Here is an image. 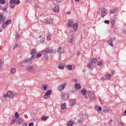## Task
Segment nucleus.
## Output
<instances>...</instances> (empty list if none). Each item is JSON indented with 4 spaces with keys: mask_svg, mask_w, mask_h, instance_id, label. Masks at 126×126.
<instances>
[{
    "mask_svg": "<svg viewBox=\"0 0 126 126\" xmlns=\"http://www.w3.org/2000/svg\"><path fill=\"white\" fill-rule=\"evenodd\" d=\"M86 90L85 89L82 90L81 91V93L82 94H83L84 95H85L86 94Z\"/></svg>",
    "mask_w": 126,
    "mask_h": 126,
    "instance_id": "obj_22",
    "label": "nucleus"
},
{
    "mask_svg": "<svg viewBox=\"0 0 126 126\" xmlns=\"http://www.w3.org/2000/svg\"><path fill=\"white\" fill-rule=\"evenodd\" d=\"M27 70L29 72H34L35 70L34 67L32 65H29L28 66Z\"/></svg>",
    "mask_w": 126,
    "mask_h": 126,
    "instance_id": "obj_5",
    "label": "nucleus"
},
{
    "mask_svg": "<svg viewBox=\"0 0 126 126\" xmlns=\"http://www.w3.org/2000/svg\"><path fill=\"white\" fill-rule=\"evenodd\" d=\"M120 123L122 125L121 126H123L124 125V123H123L122 121H120Z\"/></svg>",
    "mask_w": 126,
    "mask_h": 126,
    "instance_id": "obj_61",
    "label": "nucleus"
},
{
    "mask_svg": "<svg viewBox=\"0 0 126 126\" xmlns=\"http://www.w3.org/2000/svg\"><path fill=\"white\" fill-rule=\"evenodd\" d=\"M68 21L67 24L68 27H71L72 26V24L73 23V19H70Z\"/></svg>",
    "mask_w": 126,
    "mask_h": 126,
    "instance_id": "obj_8",
    "label": "nucleus"
},
{
    "mask_svg": "<svg viewBox=\"0 0 126 126\" xmlns=\"http://www.w3.org/2000/svg\"><path fill=\"white\" fill-rule=\"evenodd\" d=\"M99 101H100V103L101 104H103V101L100 98H99Z\"/></svg>",
    "mask_w": 126,
    "mask_h": 126,
    "instance_id": "obj_57",
    "label": "nucleus"
},
{
    "mask_svg": "<svg viewBox=\"0 0 126 126\" xmlns=\"http://www.w3.org/2000/svg\"><path fill=\"white\" fill-rule=\"evenodd\" d=\"M72 41H73V40H72V39H70V41H69V42L70 43H72Z\"/></svg>",
    "mask_w": 126,
    "mask_h": 126,
    "instance_id": "obj_63",
    "label": "nucleus"
},
{
    "mask_svg": "<svg viewBox=\"0 0 126 126\" xmlns=\"http://www.w3.org/2000/svg\"><path fill=\"white\" fill-rule=\"evenodd\" d=\"M37 52L35 49H32L31 51V54L32 56L31 58V60H32L33 59V58L34 56L36 54Z\"/></svg>",
    "mask_w": 126,
    "mask_h": 126,
    "instance_id": "obj_7",
    "label": "nucleus"
},
{
    "mask_svg": "<svg viewBox=\"0 0 126 126\" xmlns=\"http://www.w3.org/2000/svg\"><path fill=\"white\" fill-rule=\"evenodd\" d=\"M97 61V59L95 58H92L91 60V61L93 63H95Z\"/></svg>",
    "mask_w": 126,
    "mask_h": 126,
    "instance_id": "obj_24",
    "label": "nucleus"
},
{
    "mask_svg": "<svg viewBox=\"0 0 126 126\" xmlns=\"http://www.w3.org/2000/svg\"><path fill=\"white\" fill-rule=\"evenodd\" d=\"M65 66V64L64 63H60L58 66V68L61 69H62Z\"/></svg>",
    "mask_w": 126,
    "mask_h": 126,
    "instance_id": "obj_10",
    "label": "nucleus"
},
{
    "mask_svg": "<svg viewBox=\"0 0 126 126\" xmlns=\"http://www.w3.org/2000/svg\"><path fill=\"white\" fill-rule=\"evenodd\" d=\"M48 48H46L42 51L41 53L42 55H44L48 53Z\"/></svg>",
    "mask_w": 126,
    "mask_h": 126,
    "instance_id": "obj_14",
    "label": "nucleus"
},
{
    "mask_svg": "<svg viewBox=\"0 0 126 126\" xmlns=\"http://www.w3.org/2000/svg\"><path fill=\"white\" fill-rule=\"evenodd\" d=\"M15 115L16 118H18L19 114L17 112H16L15 113Z\"/></svg>",
    "mask_w": 126,
    "mask_h": 126,
    "instance_id": "obj_36",
    "label": "nucleus"
},
{
    "mask_svg": "<svg viewBox=\"0 0 126 126\" xmlns=\"http://www.w3.org/2000/svg\"><path fill=\"white\" fill-rule=\"evenodd\" d=\"M34 125V124L32 122L29 123V126H33Z\"/></svg>",
    "mask_w": 126,
    "mask_h": 126,
    "instance_id": "obj_50",
    "label": "nucleus"
},
{
    "mask_svg": "<svg viewBox=\"0 0 126 126\" xmlns=\"http://www.w3.org/2000/svg\"><path fill=\"white\" fill-rule=\"evenodd\" d=\"M35 6L37 8H38L39 7V5L38 4H36Z\"/></svg>",
    "mask_w": 126,
    "mask_h": 126,
    "instance_id": "obj_62",
    "label": "nucleus"
},
{
    "mask_svg": "<svg viewBox=\"0 0 126 126\" xmlns=\"http://www.w3.org/2000/svg\"><path fill=\"white\" fill-rule=\"evenodd\" d=\"M20 36L18 34H17L15 36V38H16L17 39H18L19 38H20Z\"/></svg>",
    "mask_w": 126,
    "mask_h": 126,
    "instance_id": "obj_42",
    "label": "nucleus"
},
{
    "mask_svg": "<svg viewBox=\"0 0 126 126\" xmlns=\"http://www.w3.org/2000/svg\"><path fill=\"white\" fill-rule=\"evenodd\" d=\"M110 109L108 107H105L103 109V111L105 113H108L109 112Z\"/></svg>",
    "mask_w": 126,
    "mask_h": 126,
    "instance_id": "obj_9",
    "label": "nucleus"
},
{
    "mask_svg": "<svg viewBox=\"0 0 126 126\" xmlns=\"http://www.w3.org/2000/svg\"><path fill=\"white\" fill-rule=\"evenodd\" d=\"M6 24L5 23H4L1 26L3 29H5L6 26Z\"/></svg>",
    "mask_w": 126,
    "mask_h": 126,
    "instance_id": "obj_30",
    "label": "nucleus"
},
{
    "mask_svg": "<svg viewBox=\"0 0 126 126\" xmlns=\"http://www.w3.org/2000/svg\"><path fill=\"white\" fill-rule=\"evenodd\" d=\"M75 103L74 102H73L72 103H70V105L71 106H73L75 105Z\"/></svg>",
    "mask_w": 126,
    "mask_h": 126,
    "instance_id": "obj_51",
    "label": "nucleus"
},
{
    "mask_svg": "<svg viewBox=\"0 0 126 126\" xmlns=\"http://www.w3.org/2000/svg\"><path fill=\"white\" fill-rule=\"evenodd\" d=\"M80 52L79 51H78L77 52V54L78 55L80 54Z\"/></svg>",
    "mask_w": 126,
    "mask_h": 126,
    "instance_id": "obj_58",
    "label": "nucleus"
},
{
    "mask_svg": "<svg viewBox=\"0 0 126 126\" xmlns=\"http://www.w3.org/2000/svg\"><path fill=\"white\" fill-rule=\"evenodd\" d=\"M16 121V120L15 119H14L12 120L11 122V124H13Z\"/></svg>",
    "mask_w": 126,
    "mask_h": 126,
    "instance_id": "obj_48",
    "label": "nucleus"
},
{
    "mask_svg": "<svg viewBox=\"0 0 126 126\" xmlns=\"http://www.w3.org/2000/svg\"><path fill=\"white\" fill-rule=\"evenodd\" d=\"M48 117H47V116L44 115L41 118H47Z\"/></svg>",
    "mask_w": 126,
    "mask_h": 126,
    "instance_id": "obj_59",
    "label": "nucleus"
},
{
    "mask_svg": "<svg viewBox=\"0 0 126 126\" xmlns=\"http://www.w3.org/2000/svg\"><path fill=\"white\" fill-rule=\"evenodd\" d=\"M47 18H46V17L45 16L44 17V20H42V21L44 24H46L47 23H52L53 22V20L52 19H48L47 20Z\"/></svg>",
    "mask_w": 126,
    "mask_h": 126,
    "instance_id": "obj_2",
    "label": "nucleus"
},
{
    "mask_svg": "<svg viewBox=\"0 0 126 126\" xmlns=\"http://www.w3.org/2000/svg\"><path fill=\"white\" fill-rule=\"evenodd\" d=\"M104 79V78L103 77H101V79L102 80H103Z\"/></svg>",
    "mask_w": 126,
    "mask_h": 126,
    "instance_id": "obj_64",
    "label": "nucleus"
},
{
    "mask_svg": "<svg viewBox=\"0 0 126 126\" xmlns=\"http://www.w3.org/2000/svg\"><path fill=\"white\" fill-rule=\"evenodd\" d=\"M15 95V94L11 91H9L7 92L6 94L4 95L2 97L5 98L8 97L12 99L14 97Z\"/></svg>",
    "mask_w": 126,
    "mask_h": 126,
    "instance_id": "obj_1",
    "label": "nucleus"
},
{
    "mask_svg": "<svg viewBox=\"0 0 126 126\" xmlns=\"http://www.w3.org/2000/svg\"><path fill=\"white\" fill-rule=\"evenodd\" d=\"M95 108L97 110H98L99 111H101L102 110V108L100 107H98L97 105H95Z\"/></svg>",
    "mask_w": 126,
    "mask_h": 126,
    "instance_id": "obj_25",
    "label": "nucleus"
},
{
    "mask_svg": "<svg viewBox=\"0 0 126 126\" xmlns=\"http://www.w3.org/2000/svg\"><path fill=\"white\" fill-rule=\"evenodd\" d=\"M66 103H64L63 104H61V109L62 110H64V109H66Z\"/></svg>",
    "mask_w": 126,
    "mask_h": 126,
    "instance_id": "obj_16",
    "label": "nucleus"
},
{
    "mask_svg": "<svg viewBox=\"0 0 126 126\" xmlns=\"http://www.w3.org/2000/svg\"><path fill=\"white\" fill-rule=\"evenodd\" d=\"M53 51V49H49L48 48V53H52Z\"/></svg>",
    "mask_w": 126,
    "mask_h": 126,
    "instance_id": "obj_38",
    "label": "nucleus"
},
{
    "mask_svg": "<svg viewBox=\"0 0 126 126\" xmlns=\"http://www.w3.org/2000/svg\"><path fill=\"white\" fill-rule=\"evenodd\" d=\"M17 123H18L19 124H22L24 123V121L22 119H18L16 121Z\"/></svg>",
    "mask_w": 126,
    "mask_h": 126,
    "instance_id": "obj_11",
    "label": "nucleus"
},
{
    "mask_svg": "<svg viewBox=\"0 0 126 126\" xmlns=\"http://www.w3.org/2000/svg\"><path fill=\"white\" fill-rule=\"evenodd\" d=\"M102 64V62L101 61L98 62L97 63V65L99 66L101 65Z\"/></svg>",
    "mask_w": 126,
    "mask_h": 126,
    "instance_id": "obj_44",
    "label": "nucleus"
},
{
    "mask_svg": "<svg viewBox=\"0 0 126 126\" xmlns=\"http://www.w3.org/2000/svg\"><path fill=\"white\" fill-rule=\"evenodd\" d=\"M88 94L90 98L92 99H95V96L94 94L91 91H89L88 92Z\"/></svg>",
    "mask_w": 126,
    "mask_h": 126,
    "instance_id": "obj_4",
    "label": "nucleus"
},
{
    "mask_svg": "<svg viewBox=\"0 0 126 126\" xmlns=\"http://www.w3.org/2000/svg\"><path fill=\"white\" fill-rule=\"evenodd\" d=\"M73 124V122L72 121H70L68 123V126H72Z\"/></svg>",
    "mask_w": 126,
    "mask_h": 126,
    "instance_id": "obj_23",
    "label": "nucleus"
},
{
    "mask_svg": "<svg viewBox=\"0 0 126 126\" xmlns=\"http://www.w3.org/2000/svg\"><path fill=\"white\" fill-rule=\"evenodd\" d=\"M31 116H32V117L34 116L35 115V114L33 112H31Z\"/></svg>",
    "mask_w": 126,
    "mask_h": 126,
    "instance_id": "obj_55",
    "label": "nucleus"
},
{
    "mask_svg": "<svg viewBox=\"0 0 126 126\" xmlns=\"http://www.w3.org/2000/svg\"><path fill=\"white\" fill-rule=\"evenodd\" d=\"M93 66V64L92 62L89 63L87 65V67L89 68H91Z\"/></svg>",
    "mask_w": 126,
    "mask_h": 126,
    "instance_id": "obj_26",
    "label": "nucleus"
},
{
    "mask_svg": "<svg viewBox=\"0 0 126 126\" xmlns=\"http://www.w3.org/2000/svg\"><path fill=\"white\" fill-rule=\"evenodd\" d=\"M2 65V60L0 58V68H1Z\"/></svg>",
    "mask_w": 126,
    "mask_h": 126,
    "instance_id": "obj_43",
    "label": "nucleus"
},
{
    "mask_svg": "<svg viewBox=\"0 0 126 126\" xmlns=\"http://www.w3.org/2000/svg\"><path fill=\"white\" fill-rule=\"evenodd\" d=\"M112 39H110L108 41V43L109 45L111 46L112 47H113V45L112 44Z\"/></svg>",
    "mask_w": 126,
    "mask_h": 126,
    "instance_id": "obj_20",
    "label": "nucleus"
},
{
    "mask_svg": "<svg viewBox=\"0 0 126 126\" xmlns=\"http://www.w3.org/2000/svg\"><path fill=\"white\" fill-rule=\"evenodd\" d=\"M42 55V54L41 53H39L36 55L37 58H38L40 57Z\"/></svg>",
    "mask_w": 126,
    "mask_h": 126,
    "instance_id": "obj_40",
    "label": "nucleus"
},
{
    "mask_svg": "<svg viewBox=\"0 0 126 126\" xmlns=\"http://www.w3.org/2000/svg\"><path fill=\"white\" fill-rule=\"evenodd\" d=\"M7 8H4L3 9V10L5 12L7 10Z\"/></svg>",
    "mask_w": 126,
    "mask_h": 126,
    "instance_id": "obj_60",
    "label": "nucleus"
},
{
    "mask_svg": "<svg viewBox=\"0 0 126 126\" xmlns=\"http://www.w3.org/2000/svg\"><path fill=\"white\" fill-rule=\"evenodd\" d=\"M76 88L78 89H79L81 88L80 85L79 84H76L75 85Z\"/></svg>",
    "mask_w": 126,
    "mask_h": 126,
    "instance_id": "obj_27",
    "label": "nucleus"
},
{
    "mask_svg": "<svg viewBox=\"0 0 126 126\" xmlns=\"http://www.w3.org/2000/svg\"><path fill=\"white\" fill-rule=\"evenodd\" d=\"M31 60V58L30 59L27 58L25 59L24 61H23L22 62V63L24 64H26L29 62V61Z\"/></svg>",
    "mask_w": 126,
    "mask_h": 126,
    "instance_id": "obj_15",
    "label": "nucleus"
},
{
    "mask_svg": "<svg viewBox=\"0 0 126 126\" xmlns=\"http://www.w3.org/2000/svg\"><path fill=\"white\" fill-rule=\"evenodd\" d=\"M51 39V38L50 37V36H48L47 37V40L48 41H49Z\"/></svg>",
    "mask_w": 126,
    "mask_h": 126,
    "instance_id": "obj_49",
    "label": "nucleus"
},
{
    "mask_svg": "<svg viewBox=\"0 0 126 126\" xmlns=\"http://www.w3.org/2000/svg\"><path fill=\"white\" fill-rule=\"evenodd\" d=\"M118 10L117 8H114L110 10V13L111 14L115 13Z\"/></svg>",
    "mask_w": 126,
    "mask_h": 126,
    "instance_id": "obj_13",
    "label": "nucleus"
},
{
    "mask_svg": "<svg viewBox=\"0 0 126 126\" xmlns=\"http://www.w3.org/2000/svg\"><path fill=\"white\" fill-rule=\"evenodd\" d=\"M15 4H10V7L12 9H14L15 7Z\"/></svg>",
    "mask_w": 126,
    "mask_h": 126,
    "instance_id": "obj_34",
    "label": "nucleus"
},
{
    "mask_svg": "<svg viewBox=\"0 0 126 126\" xmlns=\"http://www.w3.org/2000/svg\"><path fill=\"white\" fill-rule=\"evenodd\" d=\"M111 75L109 74L106 75L105 76V78L107 79H109L111 78Z\"/></svg>",
    "mask_w": 126,
    "mask_h": 126,
    "instance_id": "obj_21",
    "label": "nucleus"
},
{
    "mask_svg": "<svg viewBox=\"0 0 126 126\" xmlns=\"http://www.w3.org/2000/svg\"><path fill=\"white\" fill-rule=\"evenodd\" d=\"M66 85V84L65 83L62 84L58 87V90L60 91L63 90L65 87Z\"/></svg>",
    "mask_w": 126,
    "mask_h": 126,
    "instance_id": "obj_6",
    "label": "nucleus"
},
{
    "mask_svg": "<svg viewBox=\"0 0 126 126\" xmlns=\"http://www.w3.org/2000/svg\"><path fill=\"white\" fill-rule=\"evenodd\" d=\"M3 15H0V22L2 21V22H3Z\"/></svg>",
    "mask_w": 126,
    "mask_h": 126,
    "instance_id": "obj_32",
    "label": "nucleus"
},
{
    "mask_svg": "<svg viewBox=\"0 0 126 126\" xmlns=\"http://www.w3.org/2000/svg\"><path fill=\"white\" fill-rule=\"evenodd\" d=\"M67 67L69 70H71L72 69V66L71 65H67Z\"/></svg>",
    "mask_w": 126,
    "mask_h": 126,
    "instance_id": "obj_29",
    "label": "nucleus"
},
{
    "mask_svg": "<svg viewBox=\"0 0 126 126\" xmlns=\"http://www.w3.org/2000/svg\"><path fill=\"white\" fill-rule=\"evenodd\" d=\"M113 121V120L111 119L109 123V124L110 125L112 124V122Z\"/></svg>",
    "mask_w": 126,
    "mask_h": 126,
    "instance_id": "obj_47",
    "label": "nucleus"
},
{
    "mask_svg": "<svg viewBox=\"0 0 126 126\" xmlns=\"http://www.w3.org/2000/svg\"><path fill=\"white\" fill-rule=\"evenodd\" d=\"M18 46V45L17 44H15L13 47V48L14 49H15L16 47H17Z\"/></svg>",
    "mask_w": 126,
    "mask_h": 126,
    "instance_id": "obj_54",
    "label": "nucleus"
},
{
    "mask_svg": "<svg viewBox=\"0 0 126 126\" xmlns=\"http://www.w3.org/2000/svg\"><path fill=\"white\" fill-rule=\"evenodd\" d=\"M79 123H80L82 122V121L80 119H79L77 121Z\"/></svg>",
    "mask_w": 126,
    "mask_h": 126,
    "instance_id": "obj_53",
    "label": "nucleus"
},
{
    "mask_svg": "<svg viewBox=\"0 0 126 126\" xmlns=\"http://www.w3.org/2000/svg\"><path fill=\"white\" fill-rule=\"evenodd\" d=\"M42 85L44 86L43 88L44 90V91H46L47 88V85L46 84H43Z\"/></svg>",
    "mask_w": 126,
    "mask_h": 126,
    "instance_id": "obj_28",
    "label": "nucleus"
},
{
    "mask_svg": "<svg viewBox=\"0 0 126 126\" xmlns=\"http://www.w3.org/2000/svg\"><path fill=\"white\" fill-rule=\"evenodd\" d=\"M51 91L50 90H49L47 91L44 95V98H46L45 97L49 95L50 94H51Z\"/></svg>",
    "mask_w": 126,
    "mask_h": 126,
    "instance_id": "obj_12",
    "label": "nucleus"
},
{
    "mask_svg": "<svg viewBox=\"0 0 126 126\" xmlns=\"http://www.w3.org/2000/svg\"><path fill=\"white\" fill-rule=\"evenodd\" d=\"M63 0H57L56 3L57 4L59 3H60L63 1Z\"/></svg>",
    "mask_w": 126,
    "mask_h": 126,
    "instance_id": "obj_39",
    "label": "nucleus"
},
{
    "mask_svg": "<svg viewBox=\"0 0 126 126\" xmlns=\"http://www.w3.org/2000/svg\"><path fill=\"white\" fill-rule=\"evenodd\" d=\"M12 21L11 20H8L7 21H6L5 23L6 24H10L11 23Z\"/></svg>",
    "mask_w": 126,
    "mask_h": 126,
    "instance_id": "obj_33",
    "label": "nucleus"
},
{
    "mask_svg": "<svg viewBox=\"0 0 126 126\" xmlns=\"http://www.w3.org/2000/svg\"><path fill=\"white\" fill-rule=\"evenodd\" d=\"M20 1L19 0H18L16 1L15 3L16 4H18L20 3Z\"/></svg>",
    "mask_w": 126,
    "mask_h": 126,
    "instance_id": "obj_56",
    "label": "nucleus"
},
{
    "mask_svg": "<svg viewBox=\"0 0 126 126\" xmlns=\"http://www.w3.org/2000/svg\"><path fill=\"white\" fill-rule=\"evenodd\" d=\"M111 24V27L112 28H113V26L114 25L115 23V21L114 20H111V21L110 22Z\"/></svg>",
    "mask_w": 126,
    "mask_h": 126,
    "instance_id": "obj_31",
    "label": "nucleus"
},
{
    "mask_svg": "<svg viewBox=\"0 0 126 126\" xmlns=\"http://www.w3.org/2000/svg\"><path fill=\"white\" fill-rule=\"evenodd\" d=\"M5 0H0V2L1 3L4 4L5 3Z\"/></svg>",
    "mask_w": 126,
    "mask_h": 126,
    "instance_id": "obj_45",
    "label": "nucleus"
},
{
    "mask_svg": "<svg viewBox=\"0 0 126 126\" xmlns=\"http://www.w3.org/2000/svg\"><path fill=\"white\" fill-rule=\"evenodd\" d=\"M65 94L64 93H62V99H64L65 97Z\"/></svg>",
    "mask_w": 126,
    "mask_h": 126,
    "instance_id": "obj_41",
    "label": "nucleus"
},
{
    "mask_svg": "<svg viewBox=\"0 0 126 126\" xmlns=\"http://www.w3.org/2000/svg\"><path fill=\"white\" fill-rule=\"evenodd\" d=\"M45 38L44 37H43L42 38L41 40H40V41L41 43L43 42L45 40Z\"/></svg>",
    "mask_w": 126,
    "mask_h": 126,
    "instance_id": "obj_46",
    "label": "nucleus"
},
{
    "mask_svg": "<svg viewBox=\"0 0 126 126\" xmlns=\"http://www.w3.org/2000/svg\"><path fill=\"white\" fill-rule=\"evenodd\" d=\"M101 15L102 17H103L105 16H107V12L106 9L103 8L101 11Z\"/></svg>",
    "mask_w": 126,
    "mask_h": 126,
    "instance_id": "obj_3",
    "label": "nucleus"
},
{
    "mask_svg": "<svg viewBox=\"0 0 126 126\" xmlns=\"http://www.w3.org/2000/svg\"><path fill=\"white\" fill-rule=\"evenodd\" d=\"M16 72V69L15 68H12L10 71L11 73L13 74H14Z\"/></svg>",
    "mask_w": 126,
    "mask_h": 126,
    "instance_id": "obj_17",
    "label": "nucleus"
},
{
    "mask_svg": "<svg viewBox=\"0 0 126 126\" xmlns=\"http://www.w3.org/2000/svg\"><path fill=\"white\" fill-rule=\"evenodd\" d=\"M54 11L56 12H58L59 11V7L58 6H55L54 8Z\"/></svg>",
    "mask_w": 126,
    "mask_h": 126,
    "instance_id": "obj_19",
    "label": "nucleus"
},
{
    "mask_svg": "<svg viewBox=\"0 0 126 126\" xmlns=\"http://www.w3.org/2000/svg\"><path fill=\"white\" fill-rule=\"evenodd\" d=\"M104 22L105 23L109 24L110 22L109 20H106L104 21Z\"/></svg>",
    "mask_w": 126,
    "mask_h": 126,
    "instance_id": "obj_52",
    "label": "nucleus"
},
{
    "mask_svg": "<svg viewBox=\"0 0 126 126\" xmlns=\"http://www.w3.org/2000/svg\"><path fill=\"white\" fill-rule=\"evenodd\" d=\"M72 27L73 28V29L75 30H77L78 27V25L77 23L73 24V25Z\"/></svg>",
    "mask_w": 126,
    "mask_h": 126,
    "instance_id": "obj_18",
    "label": "nucleus"
},
{
    "mask_svg": "<svg viewBox=\"0 0 126 126\" xmlns=\"http://www.w3.org/2000/svg\"><path fill=\"white\" fill-rule=\"evenodd\" d=\"M61 49H62L61 47H59V48L58 49V50L57 51V52L58 53H59V54L60 53L61 51Z\"/></svg>",
    "mask_w": 126,
    "mask_h": 126,
    "instance_id": "obj_37",
    "label": "nucleus"
},
{
    "mask_svg": "<svg viewBox=\"0 0 126 126\" xmlns=\"http://www.w3.org/2000/svg\"><path fill=\"white\" fill-rule=\"evenodd\" d=\"M16 0H11L10 1V4H15L16 2Z\"/></svg>",
    "mask_w": 126,
    "mask_h": 126,
    "instance_id": "obj_35",
    "label": "nucleus"
}]
</instances>
